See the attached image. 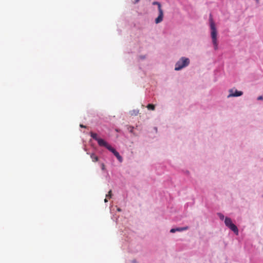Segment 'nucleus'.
<instances>
[{"instance_id": "obj_1", "label": "nucleus", "mask_w": 263, "mask_h": 263, "mask_svg": "<svg viewBox=\"0 0 263 263\" xmlns=\"http://www.w3.org/2000/svg\"><path fill=\"white\" fill-rule=\"evenodd\" d=\"M210 26L211 28V35L212 40V43L214 45V49L217 50L218 49V41H217V31L215 24V23L213 20L212 16L211 14L210 15Z\"/></svg>"}, {"instance_id": "obj_2", "label": "nucleus", "mask_w": 263, "mask_h": 263, "mask_svg": "<svg viewBox=\"0 0 263 263\" xmlns=\"http://www.w3.org/2000/svg\"><path fill=\"white\" fill-rule=\"evenodd\" d=\"M190 60L188 58L182 57L176 64L175 70H179L189 65Z\"/></svg>"}, {"instance_id": "obj_3", "label": "nucleus", "mask_w": 263, "mask_h": 263, "mask_svg": "<svg viewBox=\"0 0 263 263\" xmlns=\"http://www.w3.org/2000/svg\"><path fill=\"white\" fill-rule=\"evenodd\" d=\"M153 5H157L158 11H159V15L155 19V23L156 24H159L160 22H161L163 21V10L161 8V5L160 3L158 2H154L153 3Z\"/></svg>"}, {"instance_id": "obj_4", "label": "nucleus", "mask_w": 263, "mask_h": 263, "mask_svg": "<svg viewBox=\"0 0 263 263\" xmlns=\"http://www.w3.org/2000/svg\"><path fill=\"white\" fill-rule=\"evenodd\" d=\"M225 224L227 227L229 228L232 231H233L235 233L238 234V230L237 227L232 223L231 219L229 217H226L224 220Z\"/></svg>"}, {"instance_id": "obj_5", "label": "nucleus", "mask_w": 263, "mask_h": 263, "mask_svg": "<svg viewBox=\"0 0 263 263\" xmlns=\"http://www.w3.org/2000/svg\"><path fill=\"white\" fill-rule=\"evenodd\" d=\"M90 136L95 140L97 141L98 144L100 146L106 147L108 143L103 139L98 137L97 134L93 132H90Z\"/></svg>"}, {"instance_id": "obj_6", "label": "nucleus", "mask_w": 263, "mask_h": 263, "mask_svg": "<svg viewBox=\"0 0 263 263\" xmlns=\"http://www.w3.org/2000/svg\"><path fill=\"white\" fill-rule=\"evenodd\" d=\"M107 149L112 152L114 155L117 157V159L120 162H122V157L120 155L119 153L116 151L115 149L112 148L109 144H107L105 147Z\"/></svg>"}, {"instance_id": "obj_7", "label": "nucleus", "mask_w": 263, "mask_h": 263, "mask_svg": "<svg viewBox=\"0 0 263 263\" xmlns=\"http://www.w3.org/2000/svg\"><path fill=\"white\" fill-rule=\"evenodd\" d=\"M230 94L228 96V98L233 97H239L242 95L243 92L241 91H238L236 90L234 92H233V89H230L229 90Z\"/></svg>"}, {"instance_id": "obj_8", "label": "nucleus", "mask_w": 263, "mask_h": 263, "mask_svg": "<svg viewBox=\"0 0 263 263\" xmlns=\"http://www.w3.org/2000/svg\"><path fill=\"white\" fill-rule=\"evenodd\" d=\"M90 158L94 162H97L99 160L98 157L93 153L90 154Z\"/></svg>"}, {"instance_id": "obj_9", "label": "nucleus", "mask_w": 263, "mask_h": 263, "mask_svg": "<svg viewBox=\"0 0 263 263\" xmlns=\"http://www.w3.org/2000/svg\"><path fill=\"white\" fill-rule=\"evenodd\" d=\"M111 190H110L108 193V194H107L106 195V198L104 199V201L105 202H107L108 201L107 198H110L111 197V196H112V193H111Z\"/></svg>"}, {"instance_id": "obj_10", "label": "nucleus", "mask_w": 263, "mask_h": 263, "mask_svg": "<svg viewBox=\"0 0 263 263\" xmlns=\"http://www.w3.org/2000/svg\"><path fill=\"white\" fill-rule=\"evenodd\" d=\"M146 107L148 109L152 110H154L155 108V105L152 104H148Z\"/></svg>"}, {"instance_id": "obj_11", "label": "nucleus", "mask_w": 263, "mask_h": 263, "mask_svg": "<svg viewBox=\"0 0 263 263\" xmlns=\"http://www.w3.org/2000/svg\"><path fill=\"white\" fill-rule=\"evenodd\" d=\"M177 229V231H183L185 230H187L189 229L188 227H184L181 228H178Z\"/></svg>"}, {"instance_id": "obj_12", "label": "nucleus", "mask_w": 263, "mask_h": 263, "mask_svg": "<svg viewBox=\"0 0 263 263\" xmlns=\"http://www.w3.org/2000/svg\"><path fill=\"white\" fill-rule=\"evenodd\" d=\"M101 167L102 171L105 170V165L103 163H101Z\"/></svg>"}, {"instance_id": "obj_13", "label": "nucleus", "mask_w": 263, "mask_h": 263, "mask_svg": "<svg viewBox=\"0 0 263 263\" xmlns=\"http://www.w3.org/2000/svg\"><path fill=\"white\" fill-rule=\"evenodd\" d=\"M218 215H219V218H220V219H221V220L223 219V218H224V215H222V214L219 213Z\"/></svg>"}, {"instance_id": "obj_14", "label": "nucleus", "mask_w": 263, "mask_h": 263, "mask_svg": "<svg viewBox=\"0 0 263 263\" xmlns=\"http://www.w3.org/2000/svg\"><path fill=\"white\" fill-rule=\"evenodd\" d=\"M176 231H177V229H172L170 231V232L175 233Z\"/></svg>"}, {"instance_id": "obj_15", "label": "nucleus", "mask_w": 263, "mask_h": 263, "mask_svg": "<svg viewBox=\"0 0 263 263\" xmlns=\"http://www.w3.org/2000/svg\"><path fill=\"white\" fill-rule=\"evenodd\" d=\"M257 100H263V97L260 96H259L258 98H257Z\"/></svg>"}, {"instance_id": "obj_16", "label": "nucleus", "mask_w": 263, "mask_h": 263, "mask_svg": "<svg viewBox=\"0 0 263 263\" xmlns=\"http://www.w3.org/2000/svg\"><path fill=\"white\" fill-rule=\"evenodd\" d=\"M80 126L81 127H83V128H86V126L83 125L82 124H80Z\"/></svg>"}, {"instance_id": "obj_17", "label": "nucleus", "mask_w": 263, "mask_h": 263, "mask_svg": "<svg viewBox=\"0 0 263 263\" xmlns=\"http://www.w3.org/2000/svg\"><path fill=\"white\" fill-rule=\"evenodd\" d=\"M140 0H135V3H138Z\"/></svg>"}, {"instance_id": "obj_18", "label": "nucleus", "mask_w": 263, "mask_h": 263, "mask_svg": "<svg viewBox=\"0 0 263 263\" xmlns=\"http://www.w3.org/2000/svg\"><path fill=\"white\" fill-rule=\"evenodd\" d=\"M133 127H132V129H130V132H132V131H133Z\"/></svg>"}]
</instances>
